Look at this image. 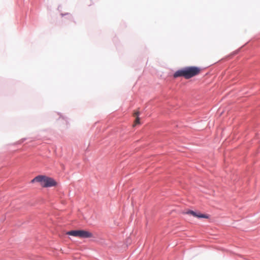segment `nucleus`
<instances>
[{"instance_id": "7ed1b4c3", "label": "nucleus", "mask_w": 260, "mask_h": 260, "mask_svg": "<svg viewBox=\"0 0 260 260\" xmlns=\"http://www.w3.org/2000/svg\"><path fill=\"white\" fill-rule=\"evenodd\" d=\"M68 235L77 237L81 238H87L92 237V234L88 231L84 230L70 231L67 233Z\"/></svg>"}, {"instance_id": "f03ea898", "label": "nucleus", "mask_w": 260, "mask_h": 260, "mask_svg": "<svg viewBox=\"0 0 260 260\" xmlns=\"http://www.w3.org/2000/svg\"><path fill=\"white\" fill-rule=\"evenodd\" d=\"M35 182H39L43 187H50L57 185V182L53 178L43 175H39L31 181L32 183Z\"/></svg>"}, {"instance_id": "39448f33", "label": "nucleus", "mask_w": 260, "mask_h": 260, "mask_svg": "<svg viewBox=\"0 0 260 260\" xmlns=\"http://www.w3.org/2000/svg\"><path fill=\"white\" fill-rule=\"evenodd\" d=\"M139 115H140V112L139 111L135 112L133 114V116L136 118V119L134 121V124L133 125L134 126H136L137 124H140V119L139 117Z\"/></svg>"}, {"instance_id": "f257e3e1", "label": "nucleus", "mask_w": 260, "mask_h": 260, "mask_svg": "<svg viewBox=\"0 0 260 260\" xmlns=\"http://www.w3.org/2000/svg\"><path fill=\"white\" fill-rule=\"evenodd\" d=\"M201 72L199 67L191 66L181 69L177 71L174 74V78L183 77L186 79H189L199 75Z\"/></svg>"}, {"instance_id": "20e7f679", "label": "nucleus", "mask_w": 260, "mask_h": 260, "mask_svg": "<svg viewBox=\"0 0 260 260\" xmlns=\"http://www.w3.org/2000/svg\"><path fill=\"white\" fill-rule=\"evenodd\" d=\"M185 213L187 214H190L193 216L197 218H208V216L206 214H203L200 213H197L191 210H188L186 211Z\"/></svg>"}]
</instances>
